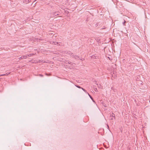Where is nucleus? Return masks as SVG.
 <instances>
[{
	"label": "nucleus",
	"mask_w": 150,
	"mask_h": 150,
	"mask_svg": "<svg viewBox=\"0 0 150 150\" xmlns=\"http://www.w3.org/2000/svg\"><path fill=\"white\" fill-rule=\"evenodd\" d=\"M75 58L76 59H77L78 58V57L77 56H75Z\"/></svg>",
	"instance_id": "nucleus-9"
},
{
	"label": "nucleus",
	"mask_w": 150,
	"mask_h": 150,
	"mask_svg": "<svg viewBox=\"0 0 150 150\" xmlns=\"http://www.w3.org/2000/svg\"><path fill=\"white\" fill-rule=\"evenodd\" d=\"M10 73H6L5 74L0 75V76H2L8 75V74H10Z\"/></svg>",
	"instance_id": "nucleus-3"
},
{
	"label": "nucleus",
	"mask_w": 150,
	"mask_h": 150,
	"mask_svg": "<svg viewBox=\"0 0 150 150\" xmlns=\"http://www.w3.org/2000/svg\"><path fill=\"white\" fill-rule=\"evenodd\" d=\"M88 94V96H89L93 100V101H94L93 100V98H92V97L88 93H87Z\"/></svg>",
	"instance_id": "nucleus-5"
},
{
	"label": "nucleus",
	"mask_w": 150,
	"mask_h": 150,
	"mask_svg": "<svg viewBox=\"0 0 150 150\" xmlns=\"http://www.w3.org/2000/svg\"><path fill=\"white\" fill-rule=\"evenodd\" d=\"M36 0H35V1H36Z\"/></svg>",
	"instance_id": "nucleus-13"
},
{
	"label": "nucleus",
	"mask_w": 150,
	"mask_h": 150,
	"mask_svg": "<svg viewBox=\"0 0 150 150\" xmlns=\"http://www.w3.org/2000/svg\"><path fill=\"white\" fill-rule=\"evenodd\" d=\"M39 76H43V75H42L41 74H40L39 75Z\"/></svg>",
	"instance_id": "nucleus-12"
},
{
	"label": "nucleus",
	"mask_w": 150,
	"mask_h": 150,
	"mask_svg": "<svg viewBox=\"0 0 150 150\" xmlns=\"http://www.w3.org/2000/svg\"><path fill=\"white\" fill-rule=\"evenodd\" d=\"M23 59H26L28 57V54H26V55H24V56H23Z\"/></svg>",
	"instance_id": "nucleus-2"
},
{
	"label": "nucleus",
	"mask_w": 150,
	"mask_h": 150,
	"mask_svg": "<svg viewBox=\"0 0 150 150\" xmlns=\"http://www.w3.org/2000/svg\"><path fill=\"white\" fill-rule=\"evenodd\" d=\"M33 55H34V54H28V57H30L33 56Z\"/></svg>",
	"instance_id": "nucleus-4"
},
{
	"label": "nucleus",
	"mask_w": 150,
	"mask_h": 150,
	"mask_svg": "<svg viewBox=\"0 0 150 150\" xmlns=\"http://www.w3.org/2000/svg\"><path fill=\"white\" fill-rule=\"evenodd\" d=\"M77 86V87L78 88H81L79 86Z\"/></svg>",
	"instance_id": "nucleus-11"
},
{
	"label": "nucleus",
	"mask_w": 150,
	"mask_h": 150,
	"mask_svg": "<svg viewBox=\"0 0 150 150\" xmlns=\"http://www.w3.org/2000/svg\"><path fill=\"white\" fill-rule=\"evenodd\" d=\"M18 59L19 60H21V59H23V57H20Z\"/></svg>",
	"instance_id": "nucleus-7"
},
{
	"label": "nucleus",
	"mask_w": 150,
	"mask_h": 150,
	"mask_svg": "<svg viewBox=\"0 0 150 150\" xmlns=\"http://www.w3.org/2000/svg\"><path fill=\"white\" fill-rule=\"evenodd\" d=\"M125 23H126V21H125L124 22V23H123V24L125 25Z\"/></svg>",
	"instance_id": "nucleus-10"
},
{
	"label": "nucleus",
	"mask_w": 150,
	"mask_h": 150,
	"mask_svg": "<svg viewBox=\"0 0 150 150\" xmlns=\"http://www.w3.org/2000/svg\"><path fill=\"white\" fill-rule=\"evenodd\" d=\"M28 1H25V2L26 3H28L30 1V0H28Z\"/></svg>",
	"instance_id": "nucleus-6"
},
{
	"label": "nucleus",
	"mask_w": 150,
	"mask_h": 150,
	"mask_svg": "<svg viewBox=\"0 0 150 150\" xmlns=\"http://www.w3.org/2000/svg\"><path fill=\"white\" fill-rule=\"evenodd\" d=\"M81 88L85 92H86V90H85L84 89H83V88Z\"/></svg>",
	"instance_id": "nucleus-8"
},
{
	"label": "nucleus",
	"mask_w": 150,
	"mask_h": 150,
	"mask_svg": "<svg viewBox=\"0 0 150 150\" xmlns=\"http://www.w3.org/2000/svg\"><path fill=\"white\" fill-rule=\"evenodd\" d=\"M50 43L52 44H54V45H57V44H58V43L57 42L54 41H51V42H50Z\"/></svg>",
	"instance_id": "nucleus-1"
}]
</instances>
